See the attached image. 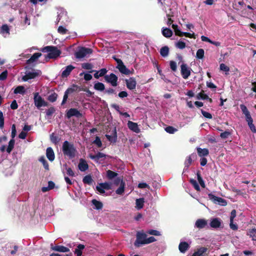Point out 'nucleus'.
I'll return each mask as SVG.
<instances>
[{"instance_id":"c9c22d12","label":"nucleus","mask_w":256,"mask_h":256,"mask_svg":"<svg viewBox=\"0 0 256 256\" xmlns=\"http://www.w3.org/2000/svg\"><path fill=\"white\" fill-rule=\"evenodd\" d=\"M125 183L122 180L119 188L116 190V192L118 194H122L124 190Z\"/></svg>"},{"instance_id":"39448f33","label":"nucleus","mask_w":256,"mask_h":256,"mask_svg":"<svg viewBox=\"0 0 256 256\" xmlns=\"http://www.w3.org/2000/svg\"><path fill=\"white\" fill-rule=\"evenodd\" d=\"M91 48L82 47L75 53V56L77 58H82L92 53Z\"/></svg>"},{"instance_id":"412c9836","label":"nucleus","mask_w":256,"mask_h":256,"mask_svg":"<svg viewBox=\"0 0 256 256\" xmlns=\"http://www.w3.org/2000/svg\"><path fill=\"white\" fill-rule=\"evenodd\" d=\"M221 220L218 218L212 219L210 222V226L212 228H218L220 226Z\"/></svg>"},{"instance_id":"b1692460","label":"nucleus","mask_w":256,"mask_h":256,"mask_svg":"<svg viewBox=\"0 0 256 256\" xmlns=\"http://www.w3.org/2000/svg\"><path fill=\"white\" fill-rule=\"evenodd\" d=\"M189 245L186 242H180L178 246L180 251L182 252H185L188 248Z\"/></svg>"},{"instance_id":"f03ea898","label":"nucleus","mask_w":256,"mask_h":256,"mask_svg":"<svg viewBox=\"0 0 256 256\" xmlns=\"http://www.w3.org/2000/svg\"><path fill=\"white\" fill-rule=\"evenodd\" d=\"M42 51L43 52H48L46 58H55L61 54L60 50L54 46H45L42 49Z\"/></svg>"},{"instance_id":"79ce46f5","label":"nucleus","mask_w":256,"mask_h":256,"mask_svg":"<svg viewBox=\"0 0 256 256\" xmlns=\"http://www.w3.org/2000/svg\"><path fill=\"white\" fill-rule=\"evenodd\" d=\"M82 182L84 184H91L92 182V179L90 176L87 175L83 178Z\"/></svg>"},{"instance_id":"2f4dec72","label":"nucleus","mask_w":256,"mask_h":256,"mask_svg":"<svg viewBox=\"0 0 256 256\" xmlns=\"http://www.w3.org/2000/svg\"><path fill=\"white\" fill-rule=\"evenodd\" d=\"M160 54L163 57H166L168 55L169 48L167 46L162 47L160 50Z\"/></svg>"},{"instance_id":"a19ab883","label":"nucleus","mask_w":256,"mask_h":256,"mask_svg":"<svg viewBox=\"0 0 256 256\" xmlns=\"http://www.w3.org/2000/svg\"><path fill=\"white\" fill-rule=\"evenodd\" d=\"M240 108L243 114H244L245 115L246 118L250 116V113L246 106H244V104H240Z\"/></svg>"},{"instance_id":"69168bd1","label":"nucleus","mask_w":256,"mask_h":256,"mask_svg":"<svg viewBox=\"0 0 256 256\" xmlns=\"http://www.w3.org/2000/svg\"><path fill=\"white\" fill-rule=\"evenodd\" d=\"M220 70L222 71H224L226 72H228L230 70L228 66H226V64H220Z\"/></svg>"},{"instance_id":"49530a36","label":"nucleus","mask_w":256,"mask_h":256,"mask_svg":"<svg viewBox=\"0 0 256 256\" xmlns=\"http://www.w3.org/2000/svg\"><path fill=\"white\" fill-rule=\"evenodd\" d=\"M39 160L42 164L44 168L46 170H48V164L47 161L46 160L44 157V156L40 157L39 159Z\"/></svg>"},{"instance_id":"a878e982","label":"nucleus","mask_w":256,"mask_h":256,"mask_svg":"<svg viewBox=\"0 0 256 256\" xmlns=\"http://www.w3.org/2000/svg\"><path fill=\"white\" fill-rule=\"evenodd\" d=\"M162 35L166 38H170L172 35V30L168 28H162Z\"/></svg>"},{"instance_id":"bf43d9fd","label":"nucleus","mask_w":256,"mask_h":256,"mask_svg":"<svg viewBox=\"0 0 256 256\" xmlns=\"http://www.w3.org/2000/svg\"><path fill=\"white\" fill-rule=\"evenodd\" d=\"M16 134V128L15 124H14L12 125V134H11L12 138L14 139L15 138Z\"/></svg>"},{"instance_id":"4c0bfd02","label":"nucleus","mask_w":256,"mask_h":256,"mask_svg":"<svg viewBox=\"0 0 256 256\" xmlns=\"http://www.w3.org/2000/svg\"><path fill=\"white\" fill-rule=\"evenodd\" d=\"M248 235L252 238L253 240H256V228L249 230L248 232Z\"/></svg>"},{"instance_id":"9b49d317","label":"nucleus","mask_w":256,"mask_h":256,"mask_svg":"<svg viewBox=\"0 0 256 256\" xmlns=\"http://www.w3.org/2000/svg\"><path fill=\"white\" fill-rule=\"evenodd\" d=\"M58 15L57 18V20L58 22H60L62 20V22H64V21L67 20L68 16H67V12L66 10L60 9L58 10Z\"/></svg>"},{"instance_id":"de8ad7c7","label":"nucleus","mask_w":256,"mask_h":256,"mask_svg":"<svg viewBox=\"0 0 256 256\" xmlns=\"http://www.w3.org/2000/svg\"><path fill=\"white\" fill-rule=\"evenodd\" d=\"M172 28L175 32L176 35L180 36L182 32H181L180 30L179 29L178 26L176 24H172Z\"/></svg>"},{"instance_id":"f8f14e48","label":"nucleus","mask_w":256,"mask_h":256,"mask_svg":"<svg viewBox=\"0 0 256 256\" xmlns=\"http://www.w3.org/2000/svg\"><path fill=\"white\" fill-rule=\"evenodd\" d=\"M51 249L52 250L60 252H68L70 251V248L63 246L56 245L53 246L51 245Z\"/></svg>"},{"instance_id":"0e129e2a","label":"nucleus","mask_w":256,"mask_h":256,"mask_svg":"<svg viewBox=\"0 0 256 256\" xmlns=\"http://www.w3.org/2000/svg\"><path fill=\"white\" fill-rule=\"evenodd\" d=\"M170 68L172 71H174V72L176 71V68H177V66H176V62L172 60L170 61Z\"/></svg>"},{"instance_id":"e2e57ef3","label":"nucleus","mask_w":256,"mask_h":256,"mask_svg":"<svg viewBox=\"0 0 256 256\" xmlns=\"http://www.w3.org/2000/svg\"><path fill=\"white\" fill-rule=\"evenodd\" d=\"M96 189L100 194H104L105 193V190L102 188L100 183L96 186Z\"/></svg>"},{"instance_id":"20e7f679","label":"nucleus","mask_w":256,"mask_h":256,"mask_svg":"<svg viewBox=\"0 0 256 256\" xmlns=\"http://www.w3.org/2000/svg\"><path fill=\"white\" fill-rule=\"evenodd\" d=\"M34 104L38 108L48 106L47 102L42 98V97L39 94L38 92L34 93Z\"/></svg>"},{"instance_id":"e433bc0d","label":"nucleus","mask_w":256,"mask_h":256,"mask_svg":"<svg viewBox=\"0 0 256 256\" xmlns=\"http://www.w3.org/2000/svg\"><path fill=\"white\" fill-rule=\"evenodd\" d=\"M94 88L97 90L104 91L105 90V86L103 83L98 82L94 84Z\"/></svg>"},{"instance_id":"393cba45","label":"nucleus","mask_w":256,"mask_h":256,"mask_svg":"<svg viewBox=\"0 0 256 256\" xmlns=\"http://www.w3.org/2000/svg\"><path fill=\"white\" fill-rule=\"evenodd\" d=\"M0 32L4 37L10 34V28L7 24H3L0 28Z\"/></svg>"},{"instance_id":"c756f323","label":"nucleus","mask_w":256,"mask_h":256,"mask_svg":"<svg viewBox=\"0 0 256 256\" xmlns=\"http://www.w3.org/2000/svg\"><path fill=\"white\" fill-rule=\"evenodd\" d=\"M14 94H20L24 95L26 93L24 87L22 86H18L14 91Z\"/></svg>"},{"instance_id":"4be33fe9","label":"nucleus","mask_w":256,"mask_h":256,"mask_svg":"<svg viewBox=\"0 0 256 256\" xmlns=\"http://www.w3.org/2000/svg\"><path fill=\"white\" fill-rule=\"evenodd\" d=\"M196 153H192L191 154L186 160L185 162V165L186 166H188L192 161H194L196 159Z\"/></svg>"},{"instance_id":"8fccbe9b","label":"nucleus","mask_w":256,"mask_h":256,"mask_svg":"<svg viewBox=\"0 0 256 256\" xmlns=\"http://www.w3.org/2000/svg\"><path fill=\"white\" fill-rule=\"evenodd\" d=\"M165 130L168 133L172 134L177 131V129L172 126H168L165 128Z\"/></svg>"},{"instance_id":"7c9ffc66","label":"nucleus","mask_w":256,"mask_h":256,"mask_svg":"<svg viewBox=\"0 0 256 256\" xmlns=\"http://www.w3.org/2000/svg\"><path fill=\"white\" fill-rule=\"evenodd\" d=\"M42 54L40 52L34 53L30 59L27 60L28 64H30L36 62L40 56Z\"/></svg>"},{"instance_id":"603ef678","label":"nucleus","mask_w":256,"mask_h":256,"mask_svg":"<svg viewBox=\"0 0 256 256\" xmlns=\"http://www.w3.org/2000/svg\"><path fill=\"white\" fill-rule=\"evenodd\" d=\"M146 232L149 234H150V235H152V236H160V232L156 230H148Z\"/></svg>"},{"instance_id":"4d7b16f0","label":"nucleus","mask_w":256,"mask_h":256,"mask_svg":"<svg viewBox=\"0 0 256 256\" xmlns=\"http://www.w3.org/2000/svg\"><path fill=\"white\" fill-rule=\"evenodd\" d=\"M230 135V132L228 131H225L222 132L220 134V136L222 138L226 139Z\"/></svg>"},{"instance_id":"6e6552de","label":"nucleus","mask_w":256,"mask_h":256,"mask_svg":"<svg viewBox=\"0 0 256 256\" xmlns=\"http://www.w3.org/2000/svg\"><path fill=\"white\" fill-rule=\"evenodd\" d=\"M208 196L210 200L216 204H218L222 206H226L227 204L226 200L222 198L215 196L212 194H208Z\"/></svg>"},{"instance_id":"bb28decb","label":"nucleus","mask_w":256,"mask_h":256,"mask_svg":"<svg viewBox=\"0 0 256 256\" xmlns=\"http://www.w3.org/2000/svg\"><path fill=\"white\" fill-rule=\"evenodd\" d=\"M197 152L198 156L200 157L206 156L208 154L209 152L207 148H197Z\"/></svg>"},{"instance_id":"cd10ccee","label":"nucleus","mask_w":256,"mask_h":256,"mask_svg":"<svg viewBox=\"0 0 256 256\" xmlns=\"http://www.w3.org/2000/svg\"><path fill=\"white\" fill-rule=\"evenodd\" d=\"M74 91V90L72 88H68L66 90V92H64V97H63L62 101V105L66 103V102L67 99L68 98V94L73 92Z\"/></svg>"},{"instance_id":"052dcab7","label":"nucleus","mask_w":256,"mask_h":256,"mask_svg":"<svg viewBox=\"0 0 256 256\" xmlns=\"http://www.w3.org/2000/svg\"><path fill=\"white\" fill-rule=\"evenodd\" d=\"M82 68L86 70H91L93 66L90 63H84L82 64Z\"/></svg>"},{"instance_id":"ddd939ff","label":"nucleus","mask_w":256,"mask_h":256,"mask_svg":"<svg viewBox=\"0 0 256 256\" xmlns=\"http://www.w3.org/2000/svg\"><path fill=\"white\" fill-rule=\"evenodd\" d=\"M126 83L129 90H133L136 88V82L134 78H130L129 79L126 80Z\"/></svg>"},{"instance_id":"5701e85b","label":"nucleus","mask_w":256,"mask_h":256,"mask_svg":"<svg viewBox=\"0 0 256 256\" xmlns=\"http://www.w3.org/2000/svg\"><path fill=\"white\" fill-rule=\"evenodd\" d=\"M116 68L118 69L119 71L123 74H128L130 73V70L126 68L124 64L117 66Z\"/></svg>"},{"instance_id":"f3484780","label":"nucleus","mask_w":256,"mask_h":256,"mask_svg":"<svg viewBox=\"0 0 256 256\" xmlns=\"http://www.w3.org/2000/svg\"><path fill=\"white\" fill-rule=\"evenodd\" d=\"M46 156L48 160L50 162H52L54 160V153L51 147H48L46 148Z\"/></svg>"},{"instance_id":"ea45409f","label":"nucleus","mask_w":256,"mask_h":256,"mask_svg":"<svg viewBox=\"0 0 256 256\" xmlns=\"http://www.w3.org/2000/svg\"><path fill=\"white\" fill-rule=\"evenodd\" d=\"M118 176V174L116 172L108 170L106 171V176L110 180H112Z\"/></svg>"},{"instance_id":"a18cd8bd","label":"nucleus","mask_w":256,"mask_h":256,"mask_svg":"<svg viewBox=\"0 0 256 256\" xmlns=\"http://www.w3.org/2000/svg\"><path fill=\"white\" fill-rule=\"evenodd\" d=\"M176 46L178 48L182 50L186 48V45L184 42L179 40L176 44Z\"/></svg>"},{"instance_id":"1a4fd4ad","label":"nucleus","mask_w":256,"mask_h":256,"mask_svg":"<svg viewBox=\"0 0 256 256\" xmlns=\"http://www.w3.org/2000/svg\"><path fill=\"white\" fill-rule=\"evenodd\" d=\"M181 74L184 79H187L190 74L191 68H188L186 64H182L180 66Z\"/></svg>"},{"instance_id":"774afa93","label":"nucleus","mask_w":256,"mask_h":256,"mask_svg":"<svg viewBox=\"0 0 256 256\" xmlns=\"http://www.w3.org/2000/svg\"><path fill=\"white\" fill-rule=\"evenodd\" d=\"M58 31L60 34H64L66 33L68 30L62 26H60L58 28Z\"/></svg>"},{"instance_id":"338daca9","label":"nucleus","mask_w":256,"mask_h":256,"mask_svg":"<svg viewBox=\"0 0 256 256\" xmlns=\"http://www.w3.org/2000/svg\"><path fill=\"white\" fill-rule=\"evenodd\" d=\"M50 138L51 141L53 143L56 144L58 142V138L54 133L50 135Z\"/></svg>"},{"instance_id":"9d476101","label":"nucleus","mask_w":256,"mask_h":256,"mask_svg":"<svg viewBox=\"0 0 256 256\" xmlns=\"http://www.w3.org/2000/svg\"><path fill=\"white\" fill-rule=\"evenodd\" d=\"M66 115L68 118H70L73 116H75L77 118L82 116V114L77 109L74 108H72L68 110Z\"/></svg>"},{"instance_id":"a211bd4d","label":"nucleus","mask_w":256,"mask_h":256,"mask_svg":"<svg viewBox=\"0 0 256 256\" xmlns=\"http://www.w3.org/2000/svg\"><path fill=\"white\" fill-rule=\"evenodd\" d=\"M74 68V67L72 65H68L65 68V69L62 71V78H66L68 76Z\"/></svg>"},{"instance_id":"58836bf2","label":"nucleus","mask_w":256,"mask_h":256,"mask_svg":"<svg viewBox=\"0 0 256 256\" xmlns=\"http://www.w3.org/2000/svg\"><path fill=\"white\" fill-rule=\"evenodd\" d=\"M15 141L14 138H12L8 142V146L6 150L8 153H10L13 149Z\"/></svg>"},{"instance_id":"864d4df0","label":"nucleus","mask_w":256,"mask_h":256,"mask_svg":"<svg viewBox=\"0 0 256 256\" xmlns=\"http://www.w3.org/2000/svg\"><path fill=\"white\" fill-rule=\"evenodd\" d=\"M8 75V72L7 70H4L0 74V80H4L6 79Z\"/></svg>"},{"instance_id":"680f3d73","label":"nucleus","mask_w":256,"mask_h":256,"mask_svg":"<svg viewBox=\"0 0 256 256\" xmlns=\"http://www.w3.org/2000/svg\"><path fill=\"white\" fill-rule=\"evenodd\" d=\"M102 188L104 190H108L111 188V184L108 182L100 183Z\"/></svg>"},{"instance_id":"f704fd0d","label":"nucleus","mask_w":256,"mask_h":256,"mask_svg":"<svg viewBox=\"0 0 256 256\" xmlns=\"http://www.w3.org/2000/svg\"><path fill=\"white\" fill-rule=\"evenodd\" d=\"M84 248V246L82 244H79L77 248L74 250V254H76L77 256H81L82 254V250Z\"/></svg>"},{"instance_id":"0eeeda50","label":"nucleus","mask_w":256,"mask_h":256,"mask_svg":"<svg viewBox=\"0 0 256 256\" xmlns=\"http://www.w3.org/2000/svg\"><path fill=\"white\" fill-rule=\"evenodd\" d=\"M104 80L106 82L110 83L113 86H116L118 85V76L113 73L106 75L104 76Z\"/></svg>"},{"instance_id":"f257e3e1","label":"nucleus","mask_w":256,"mask_h":256,"mask_svg":"<svg viewBox=\"0 0 256 256\" xmlns=\"http://www.w3.org/2000/svg\"><path fill=\"white\" fill-rule=\"evenodd\" d=\"M62 150L64 154L70 158H74L77 153V150L74 144L67 140L64 142Z\"/></svg>"},{"instance_id":"4468645a","label":"nucleus","mask_w":256,"mask_h":256,"mask_svg":"<svg viewBox=\"0 0 256 256\" xmlns=\"http://www.w3.org/2000/svg\"><path fill=\"white\" fill-rule=\"evenodd\" d=\"M208 225V222L204 219H198L196 220L194 227L198 229L204 228Z\"/></svg>"},{"instance_id":"423d86ee","label":"nucleus","mask_w":256,"mask_h":256,"mask_svg":"<svg viewBox=\"0 0 256 256\" xmlns=\"http://www.w3.org/2000/svg\"><path fill=\"white\" fill-rule=\"evenodd\" d=\"M40 71L32 70L31 71H26V74L22 77L24 82H26L29 80L33 79L40 75Z\"/></svg>"},{"instance_id":"5fc2aeb1","label":"nucleus","mask_w":256,"mask_h":256,"mask_svg":"<svg viewBox=\"0 0 256 256\" xmlns=\"http://www.w3.org/2000/svg\"><path fill=\"white\" fill-rule=\"evenodd\" d=\"M93 143L96 144L98 148H100L102 146V142H101L100 138L98 136H96Z\"/></svg>"},{"instance_id":"6ab92c4d","label":"nucleus","mask_w":256,"mask_h":256,"mask_svg":"<svg viewBox=\"0 0 256 256\" xmlns=\"http://www.w3.org/2000/svg\"><path fill=\"white\" fill-rule=\"evenodd\" d=\"M78 168L81 172H85L88 168V166L86 160L83 159H80L78 165Z\"/></svg>"},{"instance_id":"473e14b6","label":"nucleus","mask_w":256,"mask_h":256,"mask_svg":"<svg viewBox=\"0 0 256 256\" xmlns=\"http://www.w3.org/2000/svg\"><path fill=\"white\" fill-rule=\"evenodd\" d=\"M197 98L198 100L201 99V100H208L210 102H212V98H210L207 94L202 93V92H200L198 94Z\"/></svg>"},{"instance_id":"6e6d98bb","label":"nucleus","mask_w":256,"mask_h":256,"mask_svg":"<svg viewBox=\"0 0 256 256\" xmlns=\"http://www.w3.org/2000/svg\"><path fill=\"white\" fill-rule=\"evenodd\" d=\"M55 112V109L53 107H51L47 110L46 112L47 116H50Z\"/></svg>"},{"instance_id":"37998d69","label":"nucleus","mask_w":256,"mask_h":256,"mask_svg":"<svg viewBox=\"0 0 256 256\" xmlns=\"http://www.w3.org/2000/svg\"><path fill=\"white\" fill-rule=\"evenodd\" d=\"M58 98V94L56 92H52L50 94L48 98V100L50 102H54Z\"/></svg>"},{"instance_id":"7ed1b4c3","label":"nucleus","mask_w":256,"mask_h":256,"mask_svg":"<svg viewBox=\"0 0 256 256\" xmlns=\"http://www.w3.org/2000/svg\"><path fill=\"white\" fill-rule=\"evenodd\" d=\"M146 234L143 231H138L136 234V240L134 245L136 247H140L142 245L146 244Z\"/></svg>"},{"instance_id":"c85d7f7f","label":"nucleus","mask_w":256,"mask_h":256,"mask_svg":"<svg viewBox=\"0 0 256 256\" xmlns=\"http://www.w3.org/2000/svg\"><path fill=\"white\" fill-rule=\"evenodd\" d=\"M144 198L136 199V208L138 210L142 209L144 207Z\"/></svg>"},{"instance_id":"dca6fc26","label":"nucleus","mask_w":256,"mask_h":256,"mask_svg":"<svg viewBox=\"0 0 256 256\" xmlns=\"http://www.w3.org/2000/svg\"><path fill=\"white\" fill-rule=\"evenodd\" d=\"M128 126L130 130L136 133H139L140 129L139 128L137 123L128 120Z\"/></svg>"},{"instance_id":"2eb2a0df","label":"nucleus","mask_w":256,"mask_h":256,"mask_svg":"<svg viewBox=\"0 0 256 256\" xmlns=\"http://www.w3.org/2000/svg\"><path fill=\"white\" fill-rule=\"evenodd\" d=\"M106 137L108 139V140L111 143H115L117 140V133L116 128H115L114 130H112L111 134H106Z\"/></svg>"},{"instance_id":"72a5a7b5","label":"nucleus","mask_w":256,"mask_h":256,"mask_svg":"<svg viewBox=\"0 0 256 256\" xmlns=\"http://www.w3.org/2000/svg\"><path fill=\"white\" fill-rule=\"evenodd\" d=\"M92 204L94 206V208L99 210L102 208L103 204L102 202L96 200H92Z\"/></svg>"},{"instance_id":"3c124183","label":"nucleus","mask_w":256,"mask_h":256,"mask_svg":"<svg viewBox=\"0 0 256 256\" xmlns=\"http://www.w3.org/2000/svg\"><path fill=\"white\" fill-rule=\"evenodd\" d=\"M190 182L196 190H198V191L200 190V188L199 185L198 184L197 182L196 181V180H194V179H190Z\"/></svg>"},{"instance_id":"13d9d810","label":"nucleus","mask_w":256,"mask_h":256,"mask_svg":"<svg viewBox=\"0 0 256 256\" xmlns=\"http://www.w3.org/2000/svg\"><path fill=\"white\" fill-rule=\"evenodd\" d=\"M201 112H202V114L203 115V116L206 118L211 119L212 118V115L210 113H209L207 112H206V111L204 110H201Z\"/></svg>"},{"instance_id":"aec40b11","label":"nucleus","mask_w":256,"mask_h":256,"mask_svg":"<svg viewBox=\"0 0 256 256\" xmlns=\"http://www.w3.org/2000/svg\"><path fill=\"white\" fill-rule=\"evenodd\" d=\"M106 154L100 152H98L96 155H92L91 154L89 155V157L92 160H94L96 162H98L100 158H106Z\"/></svg>"},{"instance_id":"09e8293b","label":"nucleus","mask_w":256,"mask_h":256,"mask_svg":"<svg viewBox=\"0 0 256 256\" xmlns=\"http://www.w3.org/2000/svg\"><path fill=\"white\" fill-rule=\"evenodd\" d=\"M198 182L202 188H205V184L200 172L196 174Z\"/></svg>"},{"instance_id":"c03bdc74","label":"nucleus","mask_w":256,"mask_h":256,"mask_svg":"<svg viewBox=\"0 0 256 256\" xmlns=\"http://www.w3.org/2000/svg\"><path fill=\"white\" fill-rule=\"evenodd\" d=\"M204 51L203 49H198L196 54V56L198 59H202L204 57Z\"/></svg>"}]
</instances>
